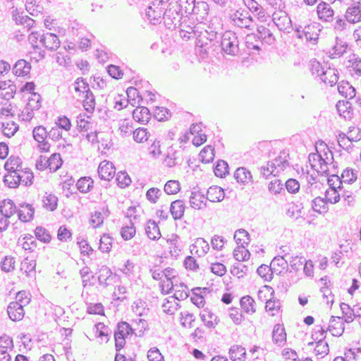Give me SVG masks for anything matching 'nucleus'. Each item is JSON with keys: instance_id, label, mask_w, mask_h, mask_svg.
<instances>
[{"instance_id": "338daca9", "label": "nucleus", "mask_w": 361, "mask_h": 361, "mask_svg": "<svg viewBox=\"0 0 361 361\" xmlns=\"http://www.w3.org/2000/svg\"><path fill=\"white\" fill-rule=\"evenodd\" d=\"M135 227L131 223L130 226H123L121 231V235L125 240H130L135 235Z\"/></svg>"}, {"instance_id": "bb28decb", "label": "nucleus", "mask_w": 361, "mask_h": 361, "mask_svg": "<svg viewBox=\"0 0 361 361\" xmlns=\"http://www.w3.org/2000/svg\"><path fill=\"white\" fill-rule=\"evenodd\" d=\"M338 91L345 98L353 99L355 97V89L348 82L342 80L338 83Z\"/></svg>"}, {"instance_id": "c756f323", "label": "nucleus", "mask_w": 361, "mask_h": 361, "mask_svg": "<svg viewBox=\"0 0 361 361\" xmlns=\"http://www.w3.org/2000/svg\"><path fill=\"white\" fill-rule=\"evenodd\" d=\"M145 233L149 238L157 240L161 237L159 228L154 220H149L145 226Z\"/></svg>"}, {"instance_id": "09e8293b", "label": "nucleus", "mask_w": 361, "mask_h": 361, "mask_svg": "<svg viewBox=\"0 0 361 361\" xmlns=\"http://www.w3.org/2000/svg\"><path fill=\"white\" fill-rule=\"evenodd\" d=\"M257 273L266 281H270L273 279L274 271L271 266L262 264L257 268Z\"/></svg>"}, {"instance_id": "a19ab883", "label": "nucleus", "mask_w": 361, "mask_h": 361, "mask_svg": "<svg viewBox=\"0 0 361 361\" xmlns=\"http://www.w3.org/2000/svg\"><path fill=\"white\" fill-rule=\"evenodd\" d=\"M169 244L170 252L172 256L178 257L181 251L180 238L177 235H173L172 238L167 240Z\"/></svg>"}, {"instance_id": "cd10ccee", "label": "nucleus", "mask_w": 361, "mask_h": 361, "mask_svg": "<svg viewBox=\"0 0 361 361\" xmlns=\"http://www.w3.org/2000/svg\"><path fill=\"white\" fill-rule=\"evenodd\" d=\"M0 212L4 217L10 218L17 212L16 207L11 200H4L0 204Z\"/></svg>"}, {"instance_id": "f704fd0d", "label": "nucleus", "mask_w": 361, "mask_h": 361, "mask_svg": "<svg viewBox=\"0 0 361 361\" xmlns=\"http://www.w3.org/2000/svg\"><path fill=\"white\" fill-rule=\"evenodd\" d=\"M200 318L209 328H214L218 324L217 317L208 310H204L200 314Z\"/></svg>"}, {"instance_id": "37998d69", "label": "nucleus", "mask_w": 361, "mask_h": 361, "mask_svg": "<svg viewBox=\"0 0 361 361\" xmlns=\"http://www.w3.org/2000/svg\"><path fill=\"white\" fill-rule=\"evenodd\" d=\"M348 44L338 37L336 39V43L330 51V54L333 58L338 56H340L346 51Z\"/></svg>"}, {"instance_id": "9b49d317", "label": "nucleus", "mask_w": 361, "mask_h": 361, "mask_svg": "<svg viewBox=\"0 0 361 361\" xmlns=\"http://www.w3.org/2000/svg\"><path fill=\"white\" fill-rule=\"evenodd\" d=\"M209 6L206 1H196V3L192 5L191 14L195 16L197 20L202 22L207 19L209 14Z\"/></svg>"}, {"instance_id": "de8ad7c7", "label": "nucleus", "mask_w": 361, "mask_h": 361, "mask_svg": "<svg viewBox=\"0 0 361 361\" xmlns=\"http://www.w3.org/2000/svg\"><path fill=\"white\" fill-rule=\"evenodd\" d=\"M48 169L50 171H56L61 166V155L59 153H54L50 158L47 159Z\"/></svg>"}, {"instance_id": "6ab92c4d", "label": "nucleus", "mask_w": 361, "mask_h": 361, "mask_svg": "<svg viewBox=\"0 0 361 361\" xmlns=\"http://www.w3.org/2000/svg\"><path fill=\"white\" fill-rule=\"evenodd\" d=\"M30 63L24 59L16 61L13 67V73L17 76H26L30 74Z\"/></svg>"}, {"instance_id": "4d7b16f0", "label": "nucleus", "mask_w": 361, "mask_h": 361, "mask_svg": "<svg viewBox=\"0 0 361 361\" xmlns=\"http://www.w3.org/2000/svg\"><path fill=\"white\" fill-rule=\"evenodd\" d=\"M36 238L44 243H49L51 235L48 231L42 226H37L35 230Z\"/></svg>"}, {"instance_id": "c03bdc74", "label": "nucleus", "mask_w": 361, "mask_h": 361, "mask_svg": "<svg viewBox=\"0 0 361 361\" xmlns=\"http://www.w3.org/2000/svg\"><path fill=\"white\" fill-rule=\"evenodd\" d=\"M214 148L211 145L204 147L200 153V157L202 162L210 163L214 159Z\"/></svg>"}, {"instance_id": "473e14b6", "label": "nucleus", "mask_w": 361, "mask_h": 361, "mask_svg": "<svg viewBox=\"0 0 361 361\" xmlns=\"http://www.w3.org/2000/svg\"><path fill=\"white\" fill-rule=\"evenodd\" d=\"M234 177L238 183L243 184L252 182V175L250 171L245 167H239L236 169L234 173Z\"/></svg>"}, {"instance_id": "9d476101", "label": "nucleus", "mask_w": 361, "mask_h": 361, "mask_svg": "<svg viewBox=\"0 0 361 361\" xmlns=\"http://www.w3.org/2000/svg\"><path fill=\"white\" fill-rule=\"evenodd\" d=\"M39 42L51 51H56L61 45L58 35L51 32H44L39 39Z\"/></svg>"}, {"instance_id": "a211bd4d", "label": "nucleus", "mask_w": 361, "mask_h": 361, "mask_svg": "<svg viewBox=\"0 0 361 361\" xmlns=\"http://www.w3.org/2000/svg\"><path fill=\"white\" fill-rule=\"evenodd\" d=\"M273 342L279 345L282 346L286 342V333L283 325L277 324L274 326L272 331Z\"/></svg>"}, {"instance_id": "3c124183", "label": "nucleus", "mask_w": 361, "mask_h": 361, "mask_svg": "<svg viewBox=\"0 0 361 361\" xmlns=\"http://www.w3.org/2000/svg\"><path fill=\"white\" fill-rule=\"evenodd\" d=\"M340 307L344 316L345 322L350 323L353 322L355 317V313L354 310L350 307V305L345 302H341Z\"/></svg>"}, {"instance_id": "412c9836", "label": "nucleus", "mask_w": 361, "mask_h": 361, "mask_svg": "<svg viewBox=\"0 0 361 361\" xmlns=\"http://www.w3.org/2000/svg\"><path fill=\"white\" fill-rule=\"evenodd\" d=\"M225 193L224 190L217 185H213L208 188L206 198L213 202H221L224 200Z\"/></svg>"}, {"instance_id": "49530a36", "label": "nucleus", "mask_w": 361, "mask_h": 361, "mask_svg": "<svg viewBox=\"0 0 361 361\" xmlns=\"http://www.w3.org/2000/svg\"><path fill=\"white\" fill-rule=\"evenodd\" d=\"M113 238L109 234H104L99 240V249L102 252L108 253L112 247Z\"/></svg>"}, {"instance_id": "2f4dec72", "label": "nucleus", "mask_w": 361, "mask_h": 361, "mask_svg": "<svg viewBox=\"0 0 361 361\" xmlns=\"http://www.w3.org/2000/svg\"><path fill=\"white\" fill-rule=\"evenodd\" d=\"M245 348L241 345H234L229 350V356L233 361H245Z\"/></svg>"}, {"instance_id": "13d9d810", "label": "nucleus", "mask_w": 361, "mask_h": 361, "mask_svg": "<svg viewBox=\"0 0 361 361\" xmlns=\"http://www.w3.org/2000/svg\"><path fill=\"white\" fill-rule=\"evenodd\" d=\"M171 115L170 111L165 107L157 106L154 110V116L159 121L167 120Z\"/></svg>"}, {"instance_id": "58836bf2", "label": "nucleus", "mask_w": 361, "mask_h": 361, "mask_svg": "<svg viewBox=\"0 0 361 361\" xmlns=\"http://www.w3.org/2000/svg\"><path fill=\"white\" fill-rule=\"evenodd\" d=\"M312 209L319 214H325L329 210L326 198L317 197L312 201Z\"/></svg>"}, {"instance_id": "7c9ffc66", "label": "nucleus", "mask_w": 361, "mask_h": 361, "mask_svg": "<svg viewBox=\"0 0 361 361\" xmlns=\"http://www.w3.org/2000/svg\"><path fill=\"white\" fill-rule=\"evenodd\" d=\"M134 331L135 329H133L128 322H121L117 324L116 330L114 331V336H119L120 337L127 338L128 336L135 334Z\"/></svg>"}, {"instance_id": "dca6fc26", "label": "nucleus", "mask_w": 361, "mask_h": 361, "mask_svg": "<svg viewBox=\"0 0 361 361\" xmlns=\"http://www.w3.org/2000/svg\"><path fill=\"white\" fill-rule=\"evenodd\" d=\"M23 209H18L17 214L18 219L23 222H29L33 219L35 209L28 203H23L20 204Z\"/></svg>"}, {"instance_id": "c85d7f7f", "label": "nucleus", "mask_w": 361, "mask_h": 361, "mask_svg": "<svg viewBox=\"0 0 361 361\" xmlns=\"http://www.w3.org/2000/svg\"><path fill=\"white\" fill-rule=\"evenodd\" d=\"M321 80L325 84L329 85L330 86L336 85L338 80V70L330 67L326 68Z\"/></svg>"}, {"instance_id": "72a5a7b5", "label": "nucleus", "mask_w": 361, "mask_h": 361, "mask_svg": "<svg viewBox=\"0 0 361 361\" xmlns=\"http://www.w3.org/2000/svg\"><path fill=\"white\" fill-rule=\"evenodd\" d=\"M84 95L83 106L88 113L93 112L95 107V99L92 92L89 89L82 91Z\"/></svg>"}, {"instance_id": "5701e85b", "label": "nucleus", "mask_w": 361, "mask_h": 361, "mask_svg": "<svg viewBox=\"0 0 361 361\" xmlns=\"http://www.w3.org/2000/svg\"><path fill=\"white\" fill-rule=\"evenodd\" d=\"M133 117L135 121L145 123L150 119L151 114L147 107L140 106L133 110Z\"/></svg>"}, {"instance_id": "4be33fe9", "label": "nucleus", "mask_w": 361, "mask_h": 361, "mask_svg": "<svg viewBox=\"0 0 361 361\" xmlns=\"http://www.w3.org/2000/svg\"><path fill=\"white\" fill-rule=\"evenodd\" d=\"M22 168V161L18 157L11 156L4 164V169L6 174H14V172L18 171Z\"/></svg>"}, {"instance_id": "052dcab7", "label": "nucleus", "mask_w": 361, "mask_h": 361, "mask_svg": "<svg viewBox=\"0 0 361 361\" xmlns=\"http://www.w3.org/2000/svg\"><path fill=\"white\" fill-rule=\"evenodd\" d=\"M90 117L86 114H80L77 118V128L80 131H87L90 129Z\"/></svg>"}, {"instance_id": "20e7f679", "label": "nucleus", "mask_w": 361, "mask_h": 361, "mask_svg": "<svg viewBox=\"0 0 361 361\" xmlns=\"http://www.w3.org/2000/svg\"><path fill=\"white\" fill-rule=\"evenodd\" d=\"M228 20L231 25L247 30L252 29L253 19L247 12L240 10L231 11Z\"/></svg>"}, {"instance_id": "39448f33", "label": "nucleus", "mask_w": 361, "mask_h": 361, "mask_svg": "<svg viewBox=\"0 0 361 361\" xmlns=\"http://www.w3.org/2000/svg\"><path fill=\"white\" fill-rule=\"evenodd\" d=\"M345 18L349 23H356L361 21V0H349Z\"/></svg>"}, {"instance_id": "aec40b11", "label": "nucleus", "mask_w": 361, "mask_h": 361, "mask_svg": "<svg viewBox=\"0 0 361 361\" xmlns=\"http://www.w3.org/2000/svg\"><path fill=\"white\" fill-rule=\"evenodd\" d=\"M185 209V204L181 200L172 202L170 206V212L174 220L181 219L184 215Z\"/></svg>"}, {"instance_id": "1a4fd4ad", "label": "nucleus", "mask_w": 361, "mask_h": 361, "mask_svg": "<svg viewBox=\"0 0 361 361\" xmlns=\"http://www.w3.org/2000/svg\"><path fill=\"white\" fill-rule=\"evenodd\" d=\"M288 154L285 151L280 152L279 155L275 158L273 161H269L268 165L270 166L271 170V173H276V175L281 171H283L287 166H288V162L287 157Z\"/></svg>"}, {"instance_id": "a18cd8bd", "label": "nucleus", "mask_w": 361, "mask_h": 361, "mask_svg": "<svg viewBox=\"0 0 361 361\" xmlns=\"http://www.w3.org/2000/svg\"><path fill=\"white\" fill-rule=\"evenodd\" d=\"M338 112L343 118L350 117L351 104L348 101H338L336 105Z\"/></svg>"}, {"instance_id": "c9c22d12", "label": "nucleus", "mask_w": 361, "mask_h": 361, "mask_svg": "<svg viewBox=\"0 0 361 361\" xmlns=\"http://www.w3.org/2000/svg\"><path fill=\"white\" fill-rule=\"evenodd\" d=\"M43 207L53 212L56 209L58 205V197L51 193L45 192L42 198Z\"/></svg>"}, {"instance_id": "ddd939ff", "label": "nucleus", "mask_w": 361, "mask_h": 361, "mask_svg": "<svg viewBox=\"0 0 361 361\" xmlns=\"http://www.w3.org/2000/svg\"><path fill=\"white\" fill-rule=\"evenodd\" d=\"M317 13L319 18L324 22H330L333 20L334 12L331 6L324 2H320L317 7Z\"/></svg>"}, {"instance_id": "8fccbe9b", "label": "nucleus", "mask_w": 361, "mask_h": 361, "mask_svg": "<svg viewBox=\"0 0 361 361\" xmlns=\"http://www.w3.org/2000/svg\"><path fill=\"white\" fill-rule=\"evenodd\" d=\"M240 302L241 307L247 313L255 312V309L254 307L255 300L250 295H246V296H243V298H241Z\"/></svg>"}, {"instance_id": "6e6552de", "label": "nucleus", "mask_w": 361, "mask_h": 361, "mask_svg": "<svg viewBox=\"0 0 361 361\" xmlns=\"http://www.w3.org/2000/svg\"><path fill=\"white\" fill-rule=\"evenodd\" d=\"M183 161L182 150H176L172 146L167 149V154L164 161V164L169 168L177 165H181Z\"/></svg>"}, {"instance_id": "f257e3e1", "label": "nucleus", "mask_w": 361, "mask_h": 361, "mask_svg": "<svg viewBox=\"0 0 361 361\" xmlns=\"http://www.w3.org/2000/svg\"><path fill=\"white\" fill-rule=\"evenodd\" d=\"M34 175L29 169H23V167L14 174H5L4 182L5 185L11 188L18 187L20 184L25 186L31 185L33 183Z\"/></svg>"}, {"instance_id": "f3484780", "label": "nucleus", "mask_w": 361, "mask_h": 361, "mask_svg": "<svg viewBox=\"0 0 361 361\" xmlns=\"http://www.w3.org/2000/svg\"><path fill=\"white\" fill-rule=\"evenodd\" d=\"M98 281L99 283L104 287H107L111 283L113 278L116 275H113L111 270L106 266L102 265L99 269Z\"/></svg>"}, {"instance_id": "7ed1b4c3", "label": "nucleus", "mask_w": 361, "mask_h": 361, "mask_svg": "<svg viewBox=\"0 0 361 361\" xmlns=\"http://www.w3.org/2000/svg\"><path fill=\"white\" fill-rule=\"evenodd\" d=\"M239 42L235 32L231 30L226 31L221 37V47L224 53L235 56L239 52Z\"/></svg>"}, {"instance_id": "79ce46f5", "label": "nucleus", "mask_w": 361, "mask_h": 361, "mask_svg": "<svg viewBox=\"0 0 361 361\" xmlns=\"http://www.w3.org/2000/svg\"><path fill=\"white\" fill-rule=\"evenodd\" d=\"M234 239L238 245L247 247L250 243V235L245 230L239 229L235 231Z\"/></svg>"}, {"instance_id": "e433bc0d", "label": "nucleus", "mask_w": 361, "mask_h": 361, "mask_svg": "<svg viewBox=\"0 0 361 361\" xmlns=\"http://www.w3.org/2000/svg\"><path fill=\"white\" fill-rule=\"evenodd\" d=\"M94 180L88 176L81 177L76 183L77 189L82 193L90 192L93 188Z\"/></svg>"}, {"instance_id": "5fc2aeb1", "label": "nucleus", "mask_w": 361, "mask_h": 361, "mask_svg": "<svg viewBox=\"0 0 361 361\" xmlns=\"http://www.w3.org/2000/svg\"><path fill=\"white\" fill-rule=\"evenodd\" d=\"M26 106L27 109L38 110L41 107V96L38 93L32 92Z\"/></svg>"}, {"instance_id": "a878e982", "label": "nucleus", "mask_w": 361, "mask_h": 361, "mask_svg": "<svg viewBox=\"0 0 361 361\" xmlns=\"http://www.w3.org/2000/svg\"><path fill=\"white\" fill-rule=\"evenodd\" d=\"M204 195L199 191L191 192V195L190 196V206L194 209H198L205 207L207 204L206 202H204Z\"/></svg>"}, {"instance_id": "680f3d73", "label": "nucleus", "mask_w": 361, "mask_h": 361, "mask_svg": "<svg viewBox=\"0 0 361 361\" xmlns=\"http://www.w3.org/2000/svg\"><path fill=\"white\" fill-rule=\"evenodd\" d=\"M310 66L312 74L319 76L321 79L326 69H324L322 64L316 59L310 61Z\"/></svg>"}, {"instance_id": "b1692460", "label": "nucleus", "mask_w": 361, "mask_h": 361, "mask_svg": "<svg viewBox=\"0 0 361 361\" xmlns=\"http://www.w3.org/2000/svg\"><path fill=\"white\" fill-rule=\"evenodd\" d=\"M258 37L262 43H266L269 45L273 44L275 42V37L273 33L267 27L260 25L257 27Z\"/></svg>"}, {"instance_id": "603ef678", "label": "nucleus", "mask_w": 361, "mask_h": 361, "mask_svg": "<svg viewBox=\"0 0 361 361\" xmlns=\"http://www.w3.org/2000/svg\"><path fill=\"white\" fill-rule=\"evenodd\" d=\"M215 176L223 178L228 173V165L224 160H219L214 169Z\"/></svg>"}, {"instance_id": "393cba45", "label": "nucleus", "mask_w": 361, "mask_h": 361, "mask_svg": "<svg viewBox=\"0 0 361 361\" xmlns=\"http://www.w3.org/2000/svg\"><path fill=\"white\" fill-rule=\"evenodd\" d=\"M336 180L339 182L338 188L341 190L343 183H347L348 184L353 183L357 178V171H354L353 169H345L343 171L341 177L339 178L338 176H334Z\"/></svg>"}, {"instance_id": "774afa93", "label": "nucleus", "mask_w": 361, "mask_h": 361, "mask_svg": "<svg viewBox=\"0 0 361 361\" xmlns=\"http://www.w3.org/2000/svg\"><path fill=\"white\" fill-rule=\"evenodd\" d=\"M147 358L149 361H164V356L159 350L156 348H152L147 353Z\"/></svg>"}, {"instance_id": "ea45409f", "label": "nucleus", "mask_w": 361, "mask_h": 361, "mask_svg": "<svg viewBox=\"0 0 361 361\" xmlns=\"http://www.w3.org/2000/svg\"><path fill=\"white\" fill-rule=\"evenodd\" d=\"M318 27L316 24H309L305 25V39L307 42H315L318 39Z\"/></svg>"}, {"instance_id": "2eb2a0df", "label": "nucleus", "mask_w": 361, "mask_h": 361, "mask_svg": "<svg viewBox=\"0 0 361 361\" xmlns=\"http://www.w3.org/2000/svg\"><path fill=\"white\" fill-rule=\"evenodd\" d=\"M7 312L9 318L14 322L22 320L25 315L23 307L17 302H10L7 307Z\"/></svg>"}, {"instance_id": "6e6d98bb", "label": "nucleus", "mask_w": 361, "mask_h": 361, "mask_svg": "<svg viewBox=\"0 0 361 361\" xmlns=\"http://www.w3.org/2000/svg\"><path fill=\"white\" fill-rule=\"evenodd\" d=\"M189 296L188 288L184 283H180L175 290L173 298L178 300L188 298Z\"/></svg>"}, {"instance_id": "423d86ee", "label": "nucleus", "mask_w": 361, "mask_h": 361, "mask_svg": "<svg viewBox=\"0 0 361 361\" xmlns=\"http://www.w3.org/2000/svg\"><path fill=\"white\" fill-rule=\"evenodd\" d=\"M272 20L280 30L288 33L290 32L292 22L288 13L284 10L274 12L272 14Z\"/></svg>"}, {"instance_id": "0e129e2a", "label": "nucleus", "mask_w": 361, "mask_h": 361, "mask_svg": "<svg viewBox=\"0 0 361 361\" xmlns=\"http://www.w3.org/2000/svg\"><path fill=\"white\" fill-rule=\"evenodd\" d=\"M133 140L136 142H143L147 140V131L146 128H138L133 132Z\"/></svg>"}, {"instance_id": "0eeeda50", "label": "nucleus", "mask_w": 361, "mask_h": 361, "mask_svg": "<svg viewBox=\"0 0 361 361\" xmlns=\"http://www.w3.org/2000/svg\"><path fill=\"white\" fill-rule=\"evenodd\" d=\"M32 135L35 141L38 142V147L42 152H47L50 149V144L46 141L47 138V130L43 126H38L34 128Z\"/></svg>"}, {"instance_id": "864d4df0", "label": "nucleus", "mask_w": 361, "mask_h": 361, "mask_svg": "<svg viewBox=\"0 0 361 361\" xmlns=\"http://www.w3.org/2000/svg\"><path fill=\"white\" fill-rule=\"evenodd\" d=\"M250 253L246 247H242L238 245V247L233 250V257L237 261H245L249 259Z\"/></svg>"}, {"instance_id": "4c0bfd02", "label": "nucleus", "mask_w": 361, "mask_h": 361, "mask_svg": "<svg viewBox=\"0 0 361 361\" xmlns=\"http://www.w3.org/2000/svg\"><path fill=\"white\" fill-rule=\"evenodd\" d=\"M262 42L256 33L247 35L245 37V44L247 49L259 51Z\"/></svg>"}, {"instance_id": "bf43d9fd", "label": "nucleus", "mask_w": 361, "mask_h": 361, "mask_svg": "<svg viewBox=\"0 0 361 361\" xmlns=\"http://www.w3.org/2000/svg\"><path fill=\"white\" fill-rule=\"evenodd\" d=\"M164 189V192L168 195L176 194L180 190V183L178 180H169L165 184Z\"/></svg>"}, {"instance_id": "69168bd1", "label": "nucleus", "mask_w": 361, "mask_h": 361, "mask_svg": "<svg viewBox=\"0 0 361 361\" xmlns=\"http://www.w3.org/2000/svg\"><path fill=\"white\" fill-rule=\"evenodd\" d=\"M116 180L120 188H125L131 183L130 178L126 171H120L118 173Z\"/></svg>"}, {"instance_id": "f8f14e48", "label": "nucleus", "mask_w": 361, "mask_h": 361, "mask_svg": "<svg viewBox=\"0 0 361 361\" xmlns=\"http://www.w3.org/2000/svg\"><path fill=\"white\" fill-rule=\"evenodd\" d=\"M116 173V169L113 164L110 161H103L98 167V176L102 180H111Z\"/></svg>"}, {"instance_id": "f03ea898", "label": "nucleus", "mask_w": 361, "mask_h": 361, "mask_svg": "<svg viewBox=\"0 0 361 361\" xmlns=\"http://www.w3.org/2000/svg\"><path fill=\"white\" fill-rule=\"evenodd\" d=\"M183 13L178 1H171L163 14V19L168 28H176L180 25Z\"/></svg>"}, {"instance_id": "e2e57ef3", "label": "nucleus", "mask_w": 361, "mask_h": 361, "mask_svg": "<svg viewBox=\"0 0 361 361\" xmlns=\"http://www.w3.org/2000/svg\"><path fill=\"white\" fill-rule=\"evenodd\" d=\"M201 289H202V288L197 287L192 290L194 295L192 297H191L190 300L197 307H202L205 304V300H204V297L202 295L197 293V291H200Z\"/></svg>"}, {"instance_id": "4468645a", "label": "nucleus", "mask_w": 361, "mask_h": 361, "mask_svg": "<svg viewBox=\"0 0 361 361\" xmlns=\"http://www.w3.org/2000/svg\"><path fill=\"white\" fill-rule=\"evenodd\" d=\"M344 329L343 318L341 317L331 316L327 330L331 333L332 336H341L343 334Z\"/></svg>"}]
</instances>
